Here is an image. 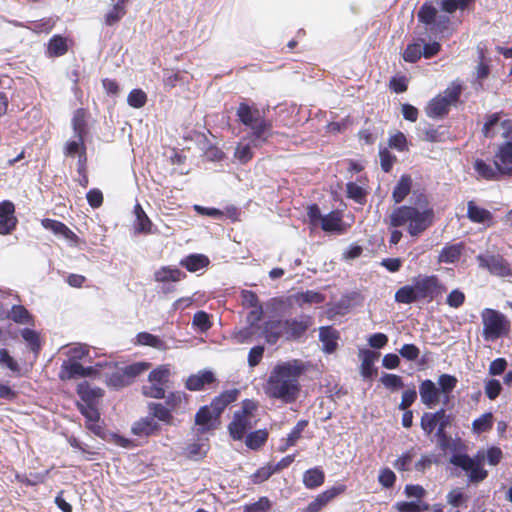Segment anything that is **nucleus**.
Here are the masks:
<instances>
[{
  "instance_id": "1",
  "label": "nucleus",
  "mask_w": 512,
  "mask_h": 512,
  "mask_svg": "<svg viewBox=\"0 0 512 512\" xmlns=\"http://www.w3.org/2000/svg\"><path fill=\"white\" fill-rule=\"evenodd\" d=\"M446 287L437 275H418L413 278L412 285H404L395 293V301L411 304L420 300L429 302L442 295Z\"/></svg>"
},
{
  "instance_id": "2",
  "label": "nucleus",
  "mask_w": 512,
  "mask_h": 512,
  "mask_svg": "<svg viewBox=\"0 0 512 512\" xmlns=\"http://www.w3.org/2000/svg\"><path fill=\"white\" fill-rule=\"evenodd\" d=\"M435 218L433 208L420 211L409 205L398 206L391 212L388 224L391 227L407 226L410 236L418 237L432 226Z\"/></svg>"
},
{
  "instance_id": "3",
  "label": "nucleus",
  "mask_w": 512,
  "mask_h": 512,
  "mask_svg": "<svg viewBox=\"0 0 512 512\" xmlns=\"http://www.w3.org/2000/svg\"><path fill=\"white\" fill-rule=\"evenodd\" d=\"M483 324L482 336L486 341H495L505 337L511 330V323L507 317L492 308H485L481 312Z\"/></svg>"
},
{
  "instance_id": "4",
  "label": "nucleus",
  "mask_w": 512,
  "mask_h": 512,
  "mask_svg": "<svg viewBox=\"0 0 512 512\" xmlns=\"http://www.w3.org/2000/svg\"><path fill=\"white\" fill-rule=\"evenodd\" d=\"M462 84L456 80L447 87L442 94L431 99L425 109L430 118H442L446 116L452 105H455L461 96Z\"/></svg>"
},
{
  "instance_id": "5",
  "label": "nucleus",
  "mask_w": 512,
  "mask_h": 512,
  "mask_svg": "<svg viewBox=\"0 0 512 512\" xmlns=\"http://www.w3.org/2000/svg\"><path fill=\"white\" fill-rule=\"evenodd\" d=\"M240 121L249 126L251 131V141L255 146H260L267 138L268 126L261 117L260 111L252 109L247 104H240L237 110Z\"/></svg>"
},
{
  "instance_id": "6",
  "label": "nucleus",
  "mask_w": 512,
  "mask_h": 512,
  "mask_svg": "<svg viewBox=\"0 0 512 512\" xmlns=\"http://www.w3.org/2000/svg\"><path fill=\"white\" fill-rule=\"evenodd\" d=\"M484 459V452L479 451L473 458L467 454H454L450 462L467 473L470 483H480L488 477V471L483 467Z\"/></svg>"
},
{
  "instance_id": "7",
  "label": "nucleus",
  "mask_w": 512,
  "mask_h": 512,
  "mask_svg": "<svg viewBox=\"0 0 512 512\" xmlns=\"http://www.w3.org/2000/svg\"><path fill=\"white\" fill-rule=\"evenodd\" d=\"M257 405L252 400H245L240 411L234 413L233 421L229 424V432L234 440H241L256 423L253 412Z\"/></svg>"
},
{
  "instance_id": "8",
  "label": "nucleus",
  "mask_w": 512,
  "mask_h": 512,
  "mask_svg": "<svg viewBox=\"0 0 512 512\" xmlns=\"http://www.w3.org/2000/svg\"><path fill=\"white\" fill-rule=\"evenodd\" d=\"M265 393L272 398H288V364L282 363L275 366L264 386Z\"/></svg>"
},
{
  "instance_id": "9",
  "label": "nucleus",
  "mask_w": 512,
  "mask_h": 512,
  "mask_svg": "<svg viewBox=\"0 0 512 512\" xmlns=\"http://www.w3.org/2000/svg\"><path fill=\"white\" fill-rule=\"evenodd\" d=\"M417 18L434 34H443L448 31L451 23L450 18L446 15H439L437 9L430 2H425L420 7Z\"/></svg>"
},
{
  "instance_id": "10",
  "label": "nucleus",
  "mask_w": 512,
  "mask_h": 512,
  "mask_svg": "<svg viewBox=\"0 0 512 512\" xmlns=\"http://www.w3.org/2000/svg\"><path fill=\"white\" fill-rule=\"evenodd\" d=\"M503 111L486 115L485 122L482 127V135L487 139L495 138L497 132L495 127L499 124L502 130L501 136L504 141L512 140V115H506L502 119Z\"/></svg>"
},
{
  "instance_id": "11",
  "label": "nucleus",
  "mask_w": 512,
  "mask_h": 512,
  "mask_svg": "<svg viewBox=\"0 0 512 512\" xmlns=\"http://www.w3.org/2000/svg\"><path fill=\"white\" fill-rule=\"evenodd\" d=\"M477 260L482 268L487 269L493 275L500 277L512 275L509 262L500 254L478 255Z\"/></svg>"
},
{
  "instance_id": "12",
  "label": "nucleus",
  "mask_w": 512,
  "mask_h": 512,
  "mask_svg": "<svg viewBox=\"0 0 512 512\" xmlns=\"http://www.w3.org/2000/svg\"><path fill=\"white\" fill-rule=\"evenodd\" d=\"M473 169L478 179L486 181H498L501 178L506 177L503 169L495 162V156L493 155V163H489L484 159L477 158L473 162Z\"/></svg>"
},
{
  "instance_id": "13",
  "label": "nucleus",
  "mask_w": 512,
  "mask_h": 512,
  "mask_svg": "<svg viewBox=\"0 0 512 512\" xmlns=\"http://www.w3.org/2000/svg\"><path fill=\"white\" fill-rule=\"evenodd\" d=\"M345 490L346 486L344 484L335 485L318 494L313 501H311L306 507L301 509V512H320L337 496L344 493Z\"/></svg>"
},
{
  "instance_id": "14",
  "label": "nucleus",
  "mask_w": 512,
  "mask_h": 512,
  "mask_svg": "<svg viewBox=\"0 0 512 512\" xmlns=\"http://www.w3.org/2000/svg\"><path fill=\"white\" fill-rule=\"evenodd\" d=\"M311 371H315L312 365L303 363L300 360L290 361V402L298 396L299 379Z\"/></svg>"
},
{
  "instance_id": "15",
  "label": "nucleus",
  "mask_w": 512,
  "mask_h": 512,
  "mask_svg": "<svg viewBox=\"0 0 512 512\" xmlns=\"http://www.w3.org/2000/svg\"><path fill=\"white\" fill-rule=\"evenodd\" d=\"M493 155L495 162L503 169L507 178L512 177V140L498 143L494 149Z\"/></svg>"
},
{
  "instance_id": "16",
  "label": "nucleus",
  "mask_w": 512,
  "mask_h": 512,
  "mask_svg": "<svg viewBox=\"0 0 512 512\" xmlns=\"http://www.w3.org/2000/svg\"><path fill=\"white\" fill-rule=\"evenodd\" d=\"M451 421V416L446 414V410L441 408L434 413L425 412L420 420V426L425 435L430 436L442 421Z\"/></svg>"
},
{
  "instance_id": "17",
  "label": "nucleus",
  "mask_w": 512,
  "mask_h": 512,
  "mask_svg": "<svg viewBox=\"0 0 512 512\" xmlns=\"http://www.w3.org/2000/svg\"><path fill=\"white\" fill-rule=\"evenodd\" d=\"M358 356L361 360L360 374L364 379H371L377 374L374 362L379 358L380 353L370 349H360Z\"/></svg>"
},
{
  "instance_id": "18",
  "label": "nucleus",
  "mask_w": 512,
  "mask_h": 512,
  "mask_svg": "<svg viewBox=\"0 0 512 512\" xmlns=\"http://www.w3.org/2000/svg\"><path fill=\"white\" fill-rule=\"evenodd\" d=\"M419 394L421 402L431 408L439 403L441 393L432 380L425 379L419 385Z\"/></svg>"
},
{
  "instance_id": "19",
  "label": "nucleus",
  "mask_w": 512,
  "mask_h": 512,
  "mask_svg": "<svg viewBox=\"0 0 512 512\" xmlns=\"http://www.w3.org/2000/svg\"><path fill=\"white\" fill-rule=\"evenodd\" d=\"M65 156L75 157L78 156L79 166H82L86 161V146L84 143V136H76L68 140L63 149Z\"/></svg>"
},
{
  "instance_id": "20",
  "label": "nucleus",
  "mask_w": 512,
  "mask_h": 512,
  "mask_svg": "<svg viewBox=\"0 0 512 512\" xmlns=\"http://www.w3.org/2000/svg\"><path fill=\"white\" fill-rule=\"evenodd\" d=\"M465 249V244L463 242H459L456 244H447L442 250L439 252L437 257V262L439 264L446 263L452 264L459 260L463 251Z\"/></svg>"
},
{
  "instance_id": "21",
  "label": "nucleus",
  "mask_w": 512,
  "mask_h": 512,
  "mask_svg": "<svg viewBox=\"0 0 512 512\" xmlns=\"http://www.w3.org/2000/svg\"><path fill=\"white\" fill-rule=\"evenodd\" d=\"M135 223L134 230L137 234H152L153 223L139 203L134 206Z\"/></svg>"
},
{
  "instance_id": "22",
  "label": "nucleus",
  "mask_w": 512,
  "mask_h": 512,
  "mask_svg": "<svg viewBox=\"0 0 512 512\" xmlns=\"http://www.w3.org/2000/svg\"><path fill=\"white\" fill-rule=\"evenodd\" d=\"M160 429L159 423L151 416L141 418L132 426V432L136 436H149Z\"/></svg>"
},
{
  "instance_id": "23",
  "label": "nucleus",
  "mask_w": 512,
  "mask_h": 512,
  "mask_svg": "<svg viewBox=\"0 0 512 512\" xmlns=\"http://www.w3.org/2000/svg\"><path fill=\"white\" fill-rule=\"evenodd\" d=\"M338 338L339 333L331 326H324L319 329V339L326 353H333L337 349Z\"/></svg>"
},
{
  "instance_id": "24",
  "label": "nucleus",
  "mask_w": 512,
  "mask_h": 512,
  "mask_svg": "<svg viewBox=\"0 0 512 512\" xmlns=\"http://www.w3.org/2000/svg\"><path fill=\"white\" fill-rule=\"evenodd\" d=\"M313 323V318L309 315H301L293 321H290V338L299 339L306 333Z\"/></svg>"
},
{
  "instance_id": "25",
  "label": "nucleus",
  "mask_w": 512,
  "mask_h": 512,
  "mask_svg": "<svg viewBox=\"0 0 512 512\" xmlns=\"http://www.w3.org/2000/svg\"><path fill=\"white\" fill-rule=\"evenodd\" d=\"M467 217L473 223H486L493 219L492 213L476 205L474 201L467 203Z\"/></svg>"
},
{
  "instance_id": "26",
  "label": "nucleus",
  "mask_w": 512,
  "mask_h": 512,
  "mask_svg": "<svg viewBox=\"0 0 512 512\" xmlns=\"http://www.w3.org/2000/svg\"><path fill=\"white\" fill-rule=\"evenodd\" d=\"M412 188V178L408 174H403L398 180L392 192V199L396 204L401 203L410 193Z\"/></svg>"
},
{
  "instance_id": "27",
  "label": "nucleus",
  "mask_w": 512,
  "mask_h": 512,
  "mask_svg": "<svg viewBox=\"0 0 512 512\" xmlns=\"http://www.w3.org/2000/svg\"><path fill=\"white\" fill-rule=\"evenodd\" d=\"M321 228L325 232L343 233L344 229L340 212L331 211L327 215H324L321 221Z\"/></svg>"
},
{
  "instance_id": "28",
  "label": "nucleus",
  "mask_w": 512,
  "mask_h": 512,
  "mask_svg": "<svg viewBox=\"0 0 512 512\" xmlns=\"http://www.w3.org/2000/svg\"><path fill=\"white\" fill-rule=\"evenodd\" d=\"M209 263V258L203 254H190L180 261V265L186 268L189 272H196L200 269L206 268Z\"/></svg>"
},
{
  "instance_id": "29",
  "label": "nucleus",
  "mask_w": 512,
  "mask_h": 512,
  "mask_svg": "<svg viewBox=\"0 0 512 512\" xmlns=\"http://www.w3.org/2000/svg\"><path fill=\"white\" fill-rule=\"evenodd\" d=\"M127 2L128 0H117L112 8L106 12L104 22L107 26L117 24L125 16Z\"/></svg>"
},
{
  "instance_id": "30",
  "label": "nucleus",
  "mask_w": 512,
  "mask_h": 512,
  "mask_svg": "<svg viewBox=\"0 0 512 512\" xmlns=\"http://www.w3.org/2000/svg\"><path fill=\"white\" fill-rule=\"evenodd\" d=\"M185 273L177 268L168 266L161 267L154 273L155 281L157 282H178L185 277Z\"/></svg>"
},
{
  "instance_id": "31",
  "label": "nucleus",
  "mask_w": 512,
  "mask_h": 512,
  "mask_svg": "<svg viewBox=\"0 0 512 512\" xmlns=\"http://www.w3.org/2000/svg\"><path fill=\"white\" fill-rule=\"evenodd\" d=\"M215 380L211 371L200 372L197 375H191L186 381V388L191 391L202 389L206 384H210Z\"/></svg>"
},
{
  "instance_id": "32",
  "label": "nucleus",
  "mask_w": 512,
  "mask_h": 512,
  "mask_svg": "<svg viewBox=\"0 0 512 512\" xmlns=\"http://www.w3.org/2000/svg\"><path fill=\"white\" fill-rule=\"evenodd\" d=\"M84 366L75 360L64 362L61 366L59 377L62 380H70L82 377L84 374Z\"/></svg>"
},
{
  "instance_id": "33",
  "label": "nucleus",
  "mask_w": 512,
  "mask_h": 512,
  "mask_svg": "<svg viewBox=\"0 0 512 512\" xmlns=\"http://www.w3.org/2000/svg\"><path fill=\"white\" fill-rule=\"evenodd\" d=\"M77 392L86 404H93L103 396V390L98 387H91L88 383L78 385Z\"/></svg>"
},
{
  "instance_id": "34",
  "label": "nucleus",
  "mask_w": 512,
  "mask_h": 512,
  "mask_svg": "<svg viewBox=\"0 0 512 512\" xmlns=\"http://www.w3.org/2000/svg\"><path fill=\"white\" fill-rule=\"evenodd\" d=\"M237 396L238 390H227L213 399L211 407L214 409L216 414H220L228 404L237 399Z\"/></svg>"
},
{
  "instance_id": "35",
  "label": "nucleus",
  "mask_w": 512,
  "mask_h": 512,
  "mask_svg": "<svg viewBox=\"0 0 512 512\" xmlns=\"http://www.w3.org/2000/svg\"><path fill=\"white\" fill-rule=\"evenodd\" d=\"M325 474L320 468H312L307 470L303 475V482L309 489H314L324 483Z\"/></svg>"
},
{
  "instance_id": "36",
  "label": "nucleus",
  "mask_w": 512,
  "mask_h": 512,
  "mask_svg": "<svg viewBox=\"0 0 512 512\" xmlns=\"http://www.w3.org/2000/svg\"><path fill=\"white\" fill-rule=\"evenodd\" d=\"M450 422L442 421L435 433L437 445L444 452L452 448V437L446 432V427L450 425Z\"/></svg>"
},
{
  "instance_id": "37",
  "label": "nucleus",
  "mask_w": 512,
  "mask_h": 512,
  "mask_svg": "<svg viewBox=\"0 0 512 512\" xmlns=\"http://www.w3.org/2000/svg\"><path fill=\"white\" fill-rule=\"evenodd\" d=\"M282 326L280 321L271 320L265 324L261 335L266 339L269 344H275L281 334Z\"/></svg>"
},
{
  "instance_id": "38",
  "label": "nucleus",
  "mask_w": 512,
  "mask_h": 512,
  "mask_svg": "<svg viewBox=\"0 0 512 512\" xmlns=\"http://www.w3.org/2000/svg\"><path fill=\"white\" fill-rule=\"evenodd\" d=\"M218 415L219 414H216L212 407H201L195 415V423L196 425L203 427V430L209 429L211 427L212 420Z\"/></svg>"
},
{
  "instance_id": "39",
  "label": "nucleus",
  "mask_w": 512,
  "mask_h": 512,
  "mask_svg": "<svg viewBox=\"0 0 512 512\" xmlns=\"http://www.w3.org/2000/svg\"><path fill=\"white\" fill-rule=\"evenodd\" d=\"M442 11L454 13L457 9L465 10L474 4V0H437Z\"/></svg>"
},
{
  "instance_id": "40",
  "label": "nucleus",
  "mask_w": 512,
  "mask_h": 512,
  "mask_svg": "<svg viewBox=\"0 0 512 512\" xmlns=\"http://www.w3.org/2000/svg\"><path fill=\"white\" fill-rule=\"evenodd\" d=\"M68 51L66 39L60 35H54L48 44V55L50 57H59Z\"/></svg>"
},
{
  "instance_id": "41",
  "label": "nucleus",
  "mask_w": 512,
  "mask_h": 512,
  "mask_svg": "<svg viewBox=\"0 0 512 512\" xmlns=\"http://www.w3.org/2000/svg\"><path fill=\"white\" fill-rule=\"evenodd\" d=\"M150 416L158 419L166 424H171L173 416L170 411L161 403H149L148 405Z\"/></svg>"
},
{
  "instance_id": "42",
  "label": "nucleus",
  "mask_w": 512,
  "mask_h": 512,
  "mask_svg": "<svg viewBox=\"0 0 512 512\" xmlns=\"http://www.w3.org/2000/svg\"><path fill=\"white\" fill-rule=\"evenodd\" d=\"M137 343L139 345L150 346L158 350L167 349V345L162 339L148 332H140L137 335Z\"/></svg>"
},
{
  "instance_id": "43",
  "label": "nucleus",
  "mask_w": 512,
  "mask_h": 512,
  "mask_svg": "<svg viewBox=\"0 0 512 512\" xmlns=\"http://www.w3.org/2000/svg\"><path fill=\"white\" fill-rule=\"evenodd\" d=\"M494 417L491 412L482 414L479 418L475 419L472 423L473 432L477 434L488 432L492 429Z\"/></svg>"
},
{
  "instance_id": "44",
  "label": "nucleus",
  "mask_w": 512,
  "mask_h": 512,
  "mask_svg": "<svg viewBox=\"0 0 512 512\" xmlns=\"http://www.w3.org/2000/svg\"><path fill=\"white\" fill-rule=\"evenodd\" d=\"M286 461V458H283L282 461L277 464L275 467L270 465L263 466L259 468L255 473L251 475V481L255 484H260L266 481L273 473L283 467V463Z\"/></svg>"
},
{
  "instance_id": "45",
  "label": "nucleus",
  "mask_w": 512,
  "mask_h": 512,
  "mask_svg": "<svg viewBox=\"0 0 512 512\" xmlns=\"http://www.w3.org/2000/svg\"><path fill=\"white\" fill-rule=\"evenodd\" d=\"M42 225L44 228L53 231L57 235H62L66 239H70L74 236V233L62 222L52 219H44L42 220Z\"/></svg>"
},
{
  "instance_id": "46",
  "label": "nucleus",
  "mask_w": 512,
  "mask_h": 512,
  "mask_svg": "<svg viewBox=\"0 0 512 512\" xmlns=\"http://www.w3.org/2000/svg\"><path fill=\"white\" fill-rule=\"evenodd\" d=\"M346 195L356 203L364 204L366 202L367 192L355 182H348L346 184Z\"/></svg>"
},
{
  "instance_id": "47",
  "label": "nucleus",
  "mask_w": 512,
  "mask_h": 512,
  "mask_svg": "<svg viewBox=\"0 0 512 512\" xmlns=\"http://www.w3.org/2000/svg\"><path fill=\"white\" fill-rule=\"evenodd\" d=\"M258 335H261L260 326L248 324L247 327H244L235 333V339L238 343H247L252 341Z\"/></svg>"
},
{
  "instance_id": "48",
  "label": "nucleus",
  "mask_w": 512,
  "mask_h": 512,
  "mask_svg": "<svg viewBox=\"0 0 512 512\" xmlns=\"http://www.w3.org/2000/svg\"><path fill=\"white\" fill-rule=\"evenodd\" d=\"M293 297L299 305H303L305 303L319 304V303H322L325 299L323 294L316 292V291H312V290H307L306 292L297 293Z\"/></svg>"
},
{
  "instance_id": "49",
  "label": "nucleus",
  "mask_w": 512,
  "mask_h": 512,
  "mask_svg": "<svg viewBox=\"0 0 512 512\" xmlns=\"http://www.w3.org/2000/svg\"><path fill=\"white\" fill-rule=\"evenodd\" d=\"M72 128L74 135L85 136L86 134V112L83 109H77L72 118Z\"/></svg>"
},
{
  "instance_id": "50",
  "label": "nucleus",
  "mask_w": 512,
  "mask_h": 512,
  "mask_svg": "<svg viewBox=\"0 0 512 512\" xmlns=\"http://www.w3.org/2000/svg\"><path fill=\"white\" fill-rule=\"evenodd\" d=\"M458 383L457 378L454 375L450 374H441L438 378V384L440 388V393L446 395V401H448V395L456 388Z\"/></svg>"
},
{
  "instance_id": "51",
  "label": "nucleus",
  "mask_w": 512,
  "mask_h": 512,
  "mask_svg": "<svg viewBox=\"0 0 512 512\" xmlns=\"http://www.w3.org/2000/svg\"><path fill=\"white\" fill-rule=\"evenodd\" d=\"M170 377V369L167 365H161L149 373L148 381L156 382L167 387Z\"/></svg>"
},
{
  "instance_id": "52",
  "label": "nucleus",
  "mask_w": 512,
  "mask_h": 512,
  "mask_svg": "<svg viewBox=\"0 0 512 512\" xmlns=\"http://www.w3.org/2000/svg\"><path fill=\"white\" fill-rule=\"evenodd\" d=\"M252 147H256V146L251 141V134H249L247 137V143L241 142L236 147V150H235L236 158H238L243 163L249 161L253 156Z\"/></svg>"
},
{
  "instance_id": "53",
  "label": "nucleus",
  "mask_w": 512,
  "mask_h": 512,
  "mask_svg": "<svg viewBox=\"0 0 512 512\" xmlns=\"http://www.w3.org/2000/svg\"><path fill=\"white\" fill-rule=\"evenodd\" d=\"M395 508L399 512H423L429 509V504L418 501H402L395 504Z\"/></svg>"
},
{
  "instance_id": "54",
  "label": "nucleus",
  "mask_w": 512,
  "mask_h": 512,
  "mask_svg": "<svg viewBox=\"0 0 512 512\" xmlns=\"http://www.w3.org/2000/svg\"><path fill=\"white\" fill-rule=\"evenodd\" d=\"M267 437L265 430H257L247 435L245 443L250 449L256 450L266 442Z\"/></svg>"
},
{
  "instance_id": "55",
  "label": "nucleus",
  "mask_w": 512,
  "mask_h": 512,
  "mask_svg": "<svg viewBox=\"0 0 512 512\" xmlns=\"http://www.w3.org/2000/svg\"><path fill=\"white\" fill-rule=\"evenodd\" d=\"M8 318L19 324H27L30 322L31 315L24 306L14 305L8 313Z\"/></svg>"
},
{
  "instance_id": "56",
  "label": "nucleus",
  "mask_w": 512,
  "mask_h": 512,
  "mask_svg": "<svg viewBox=\"0 0 512 512\" xmlns=\"http://www.w3.org/2000/svg\"><path fill=\"white\" fill-rule=\"evenodd\" d=\"M422 56L421 43H409L403 52V59L409 63H416Z\"/></svg>"
},
{
  "instance_id": "57",
  "label": "nucleus",
  "mask_w": 512,
  "mask_h": 512,
  "mask_svg": "<svg viewBox=\"0 0 512 512\" xmlns=\"http://www.w3.org/2000/svg\"><path fill=\"white\" fill-rule=\"evenodd\" d=\"M380 166L385 173L391 172L393 165L397 161V157L392 154L387 147L379 150Z\"/></svg>"
},
{
  "instance_id": "58",
  "label": "nucleus",
  "mask_w": 512,
  "mask_h": 512,
  "mask_svg": "<svg viewBox=\"0 0 512 512\" xmlns=\"http://www.w3.org/2000/svg\"><path fill=\"white\" fill-rule=\"evenodd\" d=\"M388 146L391 149H395L399 152H404L408 150V141L404 133H402L401 131H397L396 133L389 137Z\"/></svg>"
},
{
  "instance_id": "59",
  "label": "nucleus",
  "mask_w": 512,
  "mask_h": 512,
  "mask_svg": "<svg viewBox=\"0 0 512 512\" xmlns=\"http://www.w3.org/2000/svg\"><path fill=\"white\" fill-rule=\"evenodd\" d=\"M380 382L385 388L396 391L404 387L402 377L396 374L385 373L381 376Z\"/></svg>"
},
{
  "instance_id": "60",
  "label": "nucleus",
  "mask_w": 512,
  "mask_h": 512,
  "mask_svg": "<svg viewBox=\"0 0 512 512\" xmlns=\"http://www.w3.org/2000/svg\"><path fill=\"white\" fill-rule=\"evenodd\" d=\"M166 386L156 382H149V384L142 387V392L146 397L162 399L165 398Z\"/></svg>"
},
{
  "instance_id": "61",
  "label": "nucleus",
  "mask_w": 512,
  "mask_h": 512,
  "mask_svg": "<svg viewBox=\"0 0 512 512\" xmlns=\"http://www.w3.org/2000/svg\"><path fill=\"white\" fill-rule=\"evenodd\" d=\"M147 101V95L141 89L132 90L127 98L128 104L133 108H142Z\"/></svg>"
},
{
  "instance_id": "62",
  "label": "nucleus",
  "mask_w": 512,
  "mask_h": 512,
  "mask_svg": "<svg viewBox=\"0 0 512 512\" xmlns=\"http://www.w3.org/2000/svg\"><path fill=\"white\" fill-rule=\"evenodd\" d=\"M502 391V385L497 379H489L485 383V394L490 400H495Z\"/></svg>"
},
{
  "instance_id": "63",
  "label": "nucleus",
  "mask_w": 512,
  "mask_h": 512,
  "mask_svg": "<svg viewBox=\"0 0 512 512\" xmlns=\"http://www.w3.org/2000/svg\"><path fill=\"white\" fill-rule=\"evenodd\" d=\"M270 508V502L268 498L262 497L257 502L245 504L243 506V512H267Z\"/></svg>"
},
{
  "instance_id": "64",
  "label": "nucleus",
  "mask_w": 512,
  "mask_h": 512,
  "mask_svg": "<svg viewBox=\"0 0 512 512\" xmlns=\"http://www.w3.org/2000/svg\"><path fill=\"white\" fill-rule=\"evenodd\" d=\"M150 364L149 363H146V362H138V363H134V364H131V365H128L124 368L125 370V373L126 375L128 376V378L130 379V381L132 382L133 379L140 375L141 373L145 372L146 370H148Z\"/></svg>"
}]
</instances>
